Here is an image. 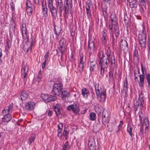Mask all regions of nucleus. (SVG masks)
Listing matches in <instances>:
<instances>
[{
    "instance_id": "f257e3e1",
    "label": "nucleus",
    "mask_w": 150,
    "mask_h": 150,
    "mask_svg": "<svg viewBox=\"0 0 150 150\" xmlns=\"http://www.w3.org/2000/svg\"><path fill=\"white\" fill-rule=\"evenodd\" d=\"M13 108V105L10 104L9 105L5 107L2 112V122H8L12 119L11 113Z\"/></svg>"
},
{
    "instance_id": "f3484780",
    "label": "nucleus",
    "mask_w": 150,
    "mask_h": 150,
    "mask_svg": "<svg viewBox=\"0 0 150 150\" xmlns=\"http://www.w3.org/2000/svg\"><path fill=\"white\" fill-rule=\"evenodd\" d=\"M98 57L99 59V64L105 63L106 59H104L105 56L102 51H100L98 54Z\"/></svg>"
},
{
    "instance_id": "338daca9",
    "label": "nucleus",
    "mask_w": 150,
    "mask_h": 150,
    "mask_svg": "<svg viewBox=\"0 0 150 150\" xmlns=\"http://www.w3.org/2000/svg\"><path fill=\"white\" fill-rule=\"evenodd\" d=\"M103 13L104 12H105V13L106 12V9H105V10H104L103 9Z\"/></svg>"
},
{
    "instance_id": "aec40b11",
    "label": "nucleus",
    "mask_w": 150,
    "mask_h": 150,
    "mask_svg": "<svg viewBox=\"0 0 150 150\" xmlns=\"http://www.w3.org/2000/svg\"><path fill=\"white\" fill-rule=\"evenodd\" d=\"M105 113H107V111H103L102 113V121L103 124L105 125L109 122V119L108 118V115H105Z\"/></svg>"
},
{
    "instance_id": "ea45409f",
    "label": "nucleus",
    "mask_w": 150,
    "mask_h": 150,
    "mask_svg": "<svg viewBox=\"0 0 150 150\" xmlns=\"http://www.w3.org/2000/svg\"><path fill=\"white\" fill-rule=\"evenodd\" d=\"M133 58L134 60L138 61L139 60L138 54L137 51V50H135L133 54Z\"/></svg>"
},
{
    "instance_id": "b1692460",
    "label": "nucleus",
    "mask_w": 150,
    "mask_h": 150,
    "mask_svg": "<svg viewBox=\"0 0 150 150\" xmlns=\"http://www.w3.org/2000/svg\"><path fill=\"white\" fill-rule=\"evenodd\" d=\"M28 96V93L25 91H23L20 95L21 99L22 100H25Z\"/></svg>"
},
{
    "instance_id": "473e14b6",
    "label": "nucleus",
    "mask_w": 150,
    "mask_h": 150,
    "mask_svg": "<svg viewBox=\"0 0 150 150\" xmlns=\"http://www.w3.org/2000/svg\"><path fill=\"white\" fill-rule=\"evenodd\" d=\"M144 30H142L143 33L142 34H139V40H143L146 39V36L145 34L144 33Z\"/></svg>"
},
{
    "instance_id": "412c9836",
    "label": "nucleus",
    "mask_w": 150,
    "mask_h": 150,
    "mask_svg": "<svg viewBox=\"0 0 150 150\" xmlns=\"http://www.w3.org/2000/svg\"><path fill=\"white\" fill-rule=\"evenodd\" d=\"M35 106V104L33 102H29L26 103L25 105L26 108L30 110H33Z\"/></svg>"
},
{
    "instance_id": "f8f14e48",
    "label": "nucleus",
    "mask_w": 150,
    "mask_h": 150,
    "mask_svg": "<svg viewBox=\"0 0 150 150\" xmlns=\"http://www.w3.org/2000/svg\"><path fill=\"white\" fill-rule=\"evenodd\" d=\"M96 49L94 46V43L93 40H90L88 41V52L90 56L95 51Z\"/></svg>"
},
{
    "instance_id": "a878e982",
    "label": "nucleus",
    "mask_w": 150,
    "mask_h": 150,
    "mask_svg": "<svg viewBox=\"0 0 150 150\" xmlns=\"http://www.w3.org/2000/svg\"><path fill=\"white\" fill-rule=\"evenodd\" d=\"M102 41L103 44L105 45L106 43V33L104 30L102 32Z\"/></svg>"
},
{
    "instance_id": "58836bf2",
    "label": "nucleus",
    "mask_w": 150,
    "mask_h": 150,
    "mask_svg": "<svg viewBox=\"0 0 150 150\" xmlns=\"http://www.w3.org/2000/svg\"><path fill=\"white\" fill-rule=\"evenodd\" d=\"M90 120L92 121H94L96 119V114L94 112H92L90 115Z\"/></svg>"
},
{
    "instance_id": "f03ea898",
    "label": "nucleus",
    "mask_w": 150,
    "mask_h": 150,
    "mask_svg": "<svg viewBox=\"0 0 150 150\" xmlns=\"http://www.w3.org/2000/svg\"><path fill=\"white\" fill-rule=\"evenodd\" d=\"M116 16L115 15H111V18L109 21V29L110 30V32L112 33V28H113V23L114 25V29L115 36L117 38L119 36V30L118 27L116 25L117 23L116 22Z\"/></svg>"
},
{
    "instance_id": "2eb2a0df",
    "label": "nucleus",
    "mask_w": 150,
    "mask_h": 150,
    "mask_svg": "<svg viewBox=\"0 0 150 150\" xmlns=\"http://www.w3.org/2000/svg\"><path fill=\"white\" fill-rule=\"evenodd\" d=\"M65 11L66 13L68 12L69 9L72 7V0H66L64 2Z\"/></svg>"
},
{
    "instance_id": "cd10ccee",
    "label": "nucleus",
    "mask_w": 150,
    "mask_h": 150,
    "mask_svg": "<svg viewBox=\"0 0 150 150\" xmlns=\"http://www.w3.org/2000/svg\"><path fill=\"white\" fill-rule=\"evenodd\" d=\"M46 4V3H45V5ZM42 13L43 15L44 16L46 17L47 16V8L45 5H44L43 4H42Z\"/></svg>"
},
{
    "instance_id": "a211bd4d",
    "label": "nucleus",
    "mask_w": 150,
    "mask_h": 150,
    "mask_svg": "<svg viewBox=\"0 0 150 150\" xmlns=\"http://www.w3.org/2000/svg\"><path fill=\"white\" fill-rule=\"evenodd\" d=\"M143 125L145 127L144 129L145 132L148 133L149 132V120L148 118H145L144 119Z\"/></svg>"
},
{
    "instance_id": "de8ad7c7",
    "label": "nucleus",
    "mask_w": 150,
    "mask_h": 150,
    "mask_svg": "<svg viewBox=\"0 0 150 150\" xmlns=\"http://www.w3.org/2000/svg\"><path fill=\"white\" fill-rule=\"evenodd\" d=\"M49 53V51H47L45 53L44 55V58L45 59V60L46 61L48 59Z\"/></svg>"
},
{
    "instance_id": "7ed1b4c3",
    "label": "nucleus",
    "mask_w": 150,
    "mask_h": 150,
    "mask_svg": "<svg viewBox=\"0 0 150 150\" xmlns=\"http://www.w3.org/2000/svg\"><path fill=\"white\" fill-rule=\"evenodd\" d=\"M25 26H26L25 25V27H24L23 25L22 28L21 29L23 38L24 39H27V42L23 45V48L25 50H26L27 52H28L30 48V49H31V47L30 48V46H32L34 42L33 41V39L32 38L31 44L29 46L28 45H29V42H28V37L27 33V30Z\"/></svg>"
},
{
    "instance_id": "5fc2aeb1",
    "label": "nucleus",
    "mask_w": 150,
    "mask_h": 150,
    "mask_svg": "<svg viewBox=\"0 0 150 150\" xmlns=\"http://www.w3.org/2000/svg\"><path fill=\"white\" fill-rule=\"evenodd\" d=\"M139 105V103L138 102L137 100L134 101V105L135 106H138Z\"/></svg>"
},
{
    "instance_id": "c85d7f7f",
    "label": "nucleus",
    "mask_w": 150,
    "mask_h": 150,
    "mask_svg": "<svg viewBox=\"0 0 150 150\" xmlns=\"http://www.w3.org/2000/svg\"><path fill=\"white\" fill-rule=\"evenodd\" d=\"M54 111L57 116H58L60 114V107L58 105H56L54 107Z\"/></svg>"
},
{
    "instance_id": "423d86ee",
    "label": "nucleus",
    "mask_w": 150,
    "mask_h": 150,
    "mask_svg": "<svg viewBox=\"0 0 150 150\" xmlns=\"http://www.w3.org/2000/svg\"><path fill=\"white\" fill-rule=\"evenodd\" d=\"M63 85L61 83H54L52 89V94L59 95L63 89Z\"/></svg>"
},
{
    "instance_id": "69168bd1",
    "label": "nucleus",
    "mask_w": 150,
    "mask_h": 150,
    "mask_svg": "<svg viewBox=\"0 0 150 150\" xmlns=\"http://www.w3.org/2000/svg\"><path fill=\"white\" fill-rule=\"evenodd\" d=\"M2 52L1 51L0 52V58H1V57H2Z\"/></svg>"
},
{
    "instance_id": "c03bdc74",
    "label": "nucleus",
    "mask_w": 150,
    "mask_h": 150,
    "mask_svg": "<svg viewBox=\"0 0 150 150\" xmlns=\"http://www.w3.org/2000/svg\"><path fill=\"white\" fill-rule=\"evenodd\" d=\"M143 96L142 95L139 96V99L140 100V104L141 106H142L144 103V100L143 99Z\"/></svg>"
},
{
    "instance_id": "0eeeda50",
    "label": "nucleus",
    "mask_w": 150,
    "mask_h": 150,
    "mask_svg": "<svg viewBox=\"0 0 150 150\" xmlns=\"http://www.w3.org/2000/svg\"><path fill=\"white\" fill-rule=\"evenodd\" d=\"M28 68L29 65L28 64H25L24 63H23L21 69V75L24 83H25L27 81L26 77Z\"/></svg>"
},
{
    "instance_id": "39448f33",
    "label": "nucleus",
    "mask_w": 150,
    "mask_h": 150,
    "mask_svg": "<svg viewBox=\"0 0 150 150\" xmlns=\"http://www.w3.org/2000/svg\"><path fill=\"white\" fill-rule=\"evenodd\" d=\"M106 54L107 56V58L106 60H108V62L111 65V67L114 68L116 67V65L115 63V57L113 55H112L110 57V55L111 54L110 50L109 47L107 50L106 52Z\"/></svg>"
},
{
    "instance_id": "72a5a7b5",
    "label": "nucleus",
    "mask_w": 150,
    "mask_h": 150,
    "mask_svg": "<svg viewBox=\"0 0 150 150\" xmlns=\"http://www.w3.org/2000/svg\"><path fill=\"white\" fill-rule=\"evenodd\" d=\"M139 43L142 48L145 47L146 44V39H143V40L139 41Z\"/></svg>"
},
{
    "instance_id": "6ab92c4d",
    "label": "nucleus",
    "mask_w": 150,
    "mask_h": 150,
    "mask_svg": "<svg viewBox=\"0 0 150 150\" xmlns=\"http://www.w3.org/2000/svg\"><path fill=\"white\" fill-rule=\"evenodd\" d=\"M92 4L90 1L86 3V14L88 16H90L91 15V11L90 8Z\"/></svg>"
},
{
    "instance_id": "0e129e2a",
    "label": "nucleus",
    "mask_w": 150,
    "mask_h": 150,
    "mask_svg": "<svg viewBox=\"0 0 150 150\" xmlns=\"http://www.w3.org/2000/svg\"><path fill=\"white\" fill-rule=\"evenodd\" d=\"M41 78H38V77L37 79L36 80L37 81L39 82L40 80H41Z\"/></svg>"
},
{
    "instance_id": "6e6552de",
    "label": "nucleus",
    "mask_w": 150,
    "mask_h": 150,
    "mask_svg": "<svg viewBox=\"0 0 150 150\" xmlns=\"http://www.w3.org/2000/svg\"><path fill=\"white\" fill-rule=\"evenodd\" d=\"M54 0H47L48 5L52 16L55 17L57 16V12L55 8L53 6V2Z\"/></svg>"
},
{
    "instance_id": "13d9d810",
    "label": "nucleus",
    "mask_w": 150,
    "mask_h": 150,
    "mask_svg": "<svg viewBox=\"0 0 150 150\" xmlns=\"http://www.w3.org/2000/svg\"><path fill=\"white\" fill-rule=\"evenodd\" d=\"M52 115V112L51 111L49 110V111L48 113V115L50 117Z\"/></svg>"
},
{
    "instance_id": "a19ab883",
    "label": "nucleus",
    "mask_w": 150,
    "mask_h": 150,
    "mask_svg": "<svg viewBox=\"0 0 150 150\" xmlns=\"http://www.w3.org/2000/svg\"><path fill=\"white\" fill-rule=\"evenodd\" d=\"M129 6L131 8H133L136 6V0H133L129 3Z\"/></svg>"
},
{
    "instance_id": "5701e85b",
    "label": "nucleus",
    "mask_w": 150,
    "mask_h": 150,
    "mask_svg": "<svg viewBox=\"0 0 150 150\" xmlns=\"http://www.w3.org/2000/svg\"><path fill=\"white\" fill-rule=\"evenodd\" d=\"M81 94L83 97L87 98L89 95L90 93L88 89L83 88L81 89Z\"/></svg>"
},
{
    "instance_id": "09e8293b",
    "label": "nucleus",
    "mask_w": 150,
    "mask_h": 150,
    "mask_svg": "<svg viewBox=\"0 0 150 150\" xmlns=\"http://www.w3.org/2000/svg\"><path fill=\"white\" fill-rule=\"evenodd\" d=\"M109 77L110 80V81H112L113 79V74L112 72H110L109 73Z\"/></svg>"
},
{
    "instance_id": "680f3d73",
    "label": "nucleus",
    "mask_w": 150,
    "mask_h": 150,
    "mask_svg": "<svg viewBox=\"0 0 150 150\" xmlns=\"http://www.w3.org/2000/svg\"><path fill=\"white\" fill-rule=\"evenodd\" d=\"M86 112V110H84L81 111V114H84Z\"/></svg>"
},
{
    "instance_id": "393cba45",
    "label": "nucleus",
    "mask_w": 150,
    "mask_h": 150,
    "mask_svg": "<svg viewBox=\"0 0 150 150\" xmlns=\"http://www.w3.org/2000/svg\"><path fill=\"white\" fill-rule=\"evenodd\" d=\"M96 62V61L93 60L90 61V70L91 72L94 71V69L95 67V65Z\"/></svg>"
},
{
    "instance_id": "4be33fe9",
    "label": "nucleus",
    "mask_w": 150,
    "mask_h": 150,
    "mask_svg": "<svg viewBox=\"0 0 150 150\" xmlns=\"http://www.w3.org/2000/svg\"><path fill=\"white\" fill-rule=\"evenodd\" d=\"M101 65V69L100 74L103 76L104 75L105 72V69L106 67H107L108 65V62L107 60L105 62V63H101L100 64Z\"/></svg>"
},
{
    "instance_id": "774afa93",
    "label": "nucleus",
    "mask_w": 150,
    "mask_h": 150,
    "mask_svg": "<svg viewBox=\"0 0 150 150\" xmlns=\"http://www.w3.org/2000/svg\"><path fill=\"white\" fill-rule=\"evenodd\" d=\"M137 72H138V73H139V70L138 69H137Z\"/></svg>"
},
{
    "instance_id": "4468645a",
    "label": "nucleus",
    "mask_w": 150,
    "mask_h": 150,
    "mask_svg": "<svg viewBox=\"0 0 150 150\" xmlns=\"http://www.w3.org/2000/svg\"><path fill=\"white\" fill-rule=\"evenodd\" d=\"M94 139L92 137H89L88 139V145L89 150H96V146L94 142Z\"/></svg>"
},
{
    "instance_id": "bf43d9fd",
    "label": "nucleus",
    "mask_w": 150,
    "mask_h": 150,
    "mask_svg": "<svg viewBox=\"0 0 150 150\" xmlns=\"http://www.w3.org/2000/svg\"><path fill=\"white\" fill-rule=\"evenodd\" d=\"M139 1L140 3L142 4L144 3L145 2L144 0H139Z\"/></svg>"
},
{
    "instance_id": "864d4df0",
    "label": "nucleus",
    "mask_w": 150,
    "mask_h": 150,
    "mask_svg": "<svg viewBox=\"0 0 150 150\" xmlns=\"http://www.w3.org/2000/svg\"><path fill=\"white\" fill-rule=\"evenodd\" d=\"M46 62V61L45 60L44 61L42 62V69H44L45 67Z\"/></svg>"
},
{
    "instance_id": "3c124183",
    "label": "nucleus",
    "mask_w": 150,
    "mask_h": 150,
    "mask_svg": "<svg viewBox=\"0 0 150 150\" xmlns=\"http://www.w3.org/2000/svg\"><path fill=\"white\" fill-rule=\"evenodd\" d=\"M58 129H62L63 125L62 123H59L57 125Z\"/></svg>"
},
{
    "instance_id": "79ce46f5",
    "label": "nucleus",
    "mask_w": 150,
    "mask_h": 150,
    "mask_svg": "<svg viewBox=\"0 0 150 150\" xmlns=\"http://www.w3.org/2000/svg\"><path fill=\"white\" fill-rule=\"evenodd\" d=\"M62 129H58L57 130V135L60 139L62 138Z\"/></svg>"
},
{
    "instance_id": "4c0bfd02",
    "label": "nucleus",
    "mask_w": 150,
    "mask_h": 150,
    "mask_svg": "<svg viewBox=\"0 0 150 150\" xmlns=\"http://www.w3.org/2000/svg\"><path fill=\"white\" fill-rule=\"evenodd\" d=\"M127 131L129 133V134L131 137H132V127L128 125L127 127Z\"/></svg>"
},
{
    "instance_id": "f704fd0d",
    "label": "nucleus",
    "mask_w": 150,
    "mask_h": 150,
    "mask_svg": "<svg viewBox=\"0 0 150 150\" xmlns=\"http://www.w3.org/2000/svg\"><path fill=\"white\" fill-rule=\"evenodd\" d=\"M69 129L67 127H65L64 129V131L62 135L65 136V139H67V136L69 134Z\"/></svg>"
},
{
    "instance_id": "ddd939ff",
    "label": "nucleus",
    "mask_w": 150,
    "mask_h": 150,
    "mask_svg": "<svg viewBox=\"0 0 150 150\" xmlns=\"http://www.w3.org/2000/svg\"><path fill=\"white\" fill-rule=\"evenodd\" d=\"M86 60L85 58L83 57V54H81L79 56V63L78 69L79 71L81 72L83 70L84 63Z\"/></svg>"
},
{
    "instance_id": "6e6d98bb",
    "label": "nucleus",
    "mask_w": 150,
    "mask_h": 150,
    "mask_svg": "<svg viewBox=\"0 0 150 150\" xmlns=\"http://www.w3.org/2000/svg\"><path fill=\"white\" fill-rule=\"evenodd\" d=\"M41 71L40 70L39 72L38 73V77L40 79L41 78L42 76H41Z\"/></svg>"
},
{
    "instance_id": "a18cd8bd",
    "label": "nucleus",
    "mask_w": 150,
    "mask_h": 150,
    "mask_svg": "<svg viewBox=\"0 0 150 150\" xmlns=\"http://www.w3.org/2000/svg\"><path fill=\"white\" fill-rule=\"evenodd\" d=\"M123 124L122 121L120 120V123L118 126V129L117 130V132H118L122 128V126Z\"/></svg>"
},
{
    "instance_id": "bb28decb",
    "label": "nucleus",
    "mask_w": 150,
    "mask_h": 150,
    "mask_svg": "<svg viewBox=\"0 0 150 150\" xmlns=\"http://www.w3.org/2000/svg\"><path fill=\"white\" fill-rule=\"evenodd\" d=\"M144 75H140L139 76V85L141 87H143L144 83Z\"/></svg>"
},
{
    "instance_id": "dca6fc26",
    "label": "nucleus",
    "mask_w": 150,
    "mask_h": 150,
    "mask_svg": "<svg viewBox=\"0 0 150 150\" xmlns=\"http://www.w3.org/2000/svg\"><path fill=\"white\" fill-rule=\"evenodd\" d=\"M26 11L27 14L30 16L32 15L33 12L32 5L30 3L29 1H27L26 3Z\"/></svg>"
},
{
    "instance_id": "4d7b16f0",
    "label": "nucleus",
    "mask_w": 150,
    "mask_h": 150,
    "mask_svg": "<svg viewBox=\"0 0 150 150\" xmlns=\"http://www.w3.org/2000/svg\"><path fill=\"white\" fill-rule=\"evenodd\" d=\"M59 13L60 14H61L62 11V8L61 7V6H60V7L59 8Z\"/></svg>"
},
{
    "instance_id": "e433bc0d",
    "label": "nucleus",
    "mask_w": 150,
    "mask_h": 150,
    "mask_svg": "<svg viewBox=\"0 0 150 150\" xmlns=\"http://www.w3.org/2000/svg\"><path fill=\"white\" fill-rule=\"evenodd\" d=\"M145 79L148 83V86L150 87V74H148L146 75Z\"/></svg>"
},
{
    "instance_id": "c9c22d12",
    "label": "nucleus",
    "mask_w": 150,
    "mask_h": 150,
    "mask_svg": "<svg viewBox=\"0 0 150 150\" xmlns=\"http://www.w3.org/2000/svg\"><path fill=\"white\" fill-rule=\"evenodd\" d=\"M127 79V78H125L123 83V89L125 91H127L128 88V85Z\"/></svg>"
},
{
    "instance_id": "1a4fd4ad",
    "label": "nucleus",
    "mask_w": 150,
    "mask_h": 150,
    "mask_svg": "<svg viewBox=\"0 0 150 150\" xmlns=\"http://www.w3.org/2000/svg\"><path fill=\"white\" fill-rule=\"evenodd\" d=\"M41 97L45 103L51 102L53 101L56 99V98L54 96L45 93L42 94L41 95Z\"/></svg>"
},
{
    "instance_id": "49530a36",
    "label": "nucleus",
    "mask_w": 150,
    "mask_h": 150,
    "mask_svg": "<svg viewBox=\"0 0 150 150\" xmlns=\"http://www.w3.org/2000/svg\"><path fill=\"white\" fill-rule=\"evenodd\" d=\"M141 69L142 72V75H144V72H146V68L145 67H143V65L142 64H141Z\"/></svg>"
},
{
    "instance_id": "8fccbe9b",
    "label": "nucleus",
    "mask_w": 150,
    "mask_h": 150,
    "mask_svg": "<svg viewBox=\"0 0 150 150\" xmlns=\"http://www.w3.org/2000/svg\"><path fill=\"white\" fill-rule=\"evenodd\" d=\"M10 5L11 6V9L12 11H15V6L14 4H13V2H11V3L10 4Z\"/></svg>"
},
{
    "instance_id": "052dcab7",
    "label": "nucleus",
    "mask_w": 150,
    "mask_h": 150,
    "mask_svg": "<svg viewBox=\"0 0 150 150\" xmlns=\"http://www.w3.org/2000/svg\"><path fill=\"white\" fill-rule=\"evenodd\" d=\"M34 1L36 4H38L39 2V0H34Z\"/></svg>"
},
{
    "instance_id": "9b49d317",
    "label": "nucleus",
    "mask_w": 150,
    "mask_h": 150,
    "mask_svg": "<svg viewBox=\"0 0 150 150\" xmlns=\"http://www.w3.org/2000/svg\"><path fill=\"white\" fill-rule=\"evenodd\" d=\"M67 109L68 111L72 110L75 114H77L79 111V105L77 103H74L73 104L68 106Z\"/></svg>"
},
{
    "instance_id": "7c9ffc66",
    "label": "nucleus",
    "mask_w": 150,
    "mask_h": 150,
    "mask_svg": "<svg viewBox=\"0 0 150 150\" xmlns=\"http://www.w3.org/2000/svg\"><path fill=\"white\" fill-rule=\"evenodd\" d=\"M61 96L62 99L64 98H68L69 96V93L65 91H62Z\"/></svg>"
},
{
    "instance_id": "c756f323",
    "label": "nucleus",
    "mask_w": 150,
    "mask_h": 150,
    "mask_svg": "<svg viewBox=\"0 0 150 150\" xmlns=\"http://www.w3.org/2000/svg\"><path fill=\"white\" fill-rule=\"evenodd\" d=\"M70 146L68 142H66L63 145L62 150H69L70 149Z\"/></svg>"
},
{
    "instance_id": "603ef678",
    "label": "nucleus",
    "mask_w": 150,
    "mask_h": 150,
    "mask_svg": "<svg viewBox=\"0 0 150 150\" xmlns=\"http://www.w3.org/2000/svg\"><path fill=\"white\" fill-rule=\"evenodd\" d=\"M139 120L141 122L142 121V117H143L142 113V112H141L140 113H139Z\"/></svg>"
},
{
    "instance_id": "20e7f679",
    "label": "nucleus",
    "mask_w": 150,
    "mask_h": 150,
    "mask_svg": "<svg viewBox=\"0 0 150 150\" xmlns=\"http://www.w3.org/2000/svg\"><path fill=\"white\" fill-rule=\"evenodd\" d=\"M94 87L98 97H100L102 101H105L106 99V91H103L102 92L101 86L98 83H96L95 84Z\"/></svg>"
},
{
    "instance_id": "37998d69",
    "label": "nucleus",
    "mask_w": 150,
    "mask_h": 150,
    "mask_svg": "<svg viewBox=\"0 0 150 150\" xmlns=\"http://www.w3.org/2000/svg\"><path fill=\"white\" fill-rule=\"evenodd\" d=\"M35 139V135L33 134L30 137L29 141L30 142V144H31L33 141H34Z\"/></svg>"
},
{
    "instance_id": "9d476101",
    "label": "nucleus",
    "mask_w": 150,
    "mask_h": 150,
    "mask_svg": "<svg viewBox=\"0 0 150 150\" xmlns=\"http://www.w3.org/2000/svg\"><path fill=\"white\" fill-rule=\"evenodd\" d=\"M65 40L63 38H62L59 42V44L58 46V50L62 54L61 58H62V55L64 54L66 49L65 46Z\"/></svg>"
},
{
    "instance_id": "e2e57ef3",
    "label": "nucleus",
    "mask_w": 150,
    "mask_h": 150,
    "mask_svg": "<svg viewBox=\"0 0 150 150\" xmlns=\"http://www.w3.org/2000/svg\"><path fill=\"white\" fill-rule=\"evenodd\" d=\"M136 73L135 72H134V79H135V80H136V79H137V76H136Z\"/></svg>"
},
{
    "instance_id": "2f4dec72",
    "label": "nucleus",
    "mask_w": 150,
    "mask_h": 150,
    "mask_svg": "<svg viewBox=\"0 0 150 150\" xmlns=\"http://www.w3.org/2000/svg\"><path fill=\"white\" fill-rule=\"evenodd\" d=\"M61 30V27H58V26H55L54 31H55V34L57 35H59V34L60 33Z\"/></svg>"
}]
</instances>
